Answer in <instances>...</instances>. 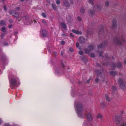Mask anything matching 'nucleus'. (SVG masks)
Segmentation results:
<instances>
[{"label":"nucleus","mask_w":126,"mask_h":126,"mask_svg":"<svg viewBox=\"0 0 126 126\" xmlns=\"http://www.w3.org/2000/svg\"><path fill=\"white\" fill-rule=\"evenodd\" d=\"M82 107V105L79 103L75 104V107L78 116L80 118L83 117L85 115V113H82L83 109Z\"/></svg>","instance_id":"1"},{"label":"nucleus","mask_w":126,"mask_h":126,"mask_svg":"<svg viewBox=\"0 0 126 126\" xmlns=\"http://www.w3.org/2000/svg\"><path fill=\"white\" fill-rule=\"evenodd\" d=\"M10 85L11 86L14 87L20 84V81L16 77H12L10 79Z\"/></svg>","instance_id":"2"},{"label":"nucleus","mask_w":126,"mask_h":126,"mask_svg":"<svg viewBox=\"0 0 126 126\" xmlns=\"http://www.w3.org/2000/svg\"><path fill=\"white\" fill-rule=\"evenodd\" d=\"M113 120L115 122L116 121V126H126V123H124L122 121H118L116 120H115V118H113Z\"/></svg>","instance_id":"3"},{"label":"nucleus","mask_w":126,"mask_h":126,"mask_svg":"<svg viewBox=\"0 0 126 126\" xmlns=\"http://www.w3.org/2000/svg\"><path fill=\"white\" fill-rule=\"evenodd\" d=\"M119 83L120 84V87L123 88H126V83H123L122 79H120L118 81Z\"/></svg>","instance_id":"4"},{"label":"nucleus","mask_w":126,"mask_h":126,"mask_svg":"<svg viewBox=\"0 0 126 126\" xmlns=\"http://www.w3.org/2000/svg\"><path fill=\"white\" fill-rule=\"evenodd\" d=\"M93 48L92 46L90 45L88 46L87 48L85 49H84V51L86 53L89 54L90 52L92 51Z\"/></svg>","instance_id":"5"},{"label":"nucleus","mask_w":126,"mask_h":126,"mask_svg":"<svg viewBox=\"0 0 126 126\" xmlns=\"http://www.w3.org/2000/svg\"><path fill=\"white\" fill-rule=\"evenodd\" d=\"M41 37H47V33L46 30H43L42 32L40 33Z\"/></svg>","instance_id":"6"},{"label":"nucleus","mask_w":126,"mask_h":126,"mask_svg":"<svg viewBox=\"0 0 126 126\" xmlns=\"http://www.w3.org/2000/svg\"><path fill=\"white\" fill-rule=\"evenodd\" d=\"M79 41L80 44H83L85 42V39L84 37L81 36L79 38Z\"/></svg>","instance_id":"7"},{"label":"nucleus","mask_w":126,"mask_h":126,"mask_svg":"<svg viewBox=\"0 0 126 126\" xmlns=\"http://www.w3.org/2000/svg\"><path fill=\"white\" fill-rule=\"evenodd\" d=\"M61 27L64 30H65L66 29L67 26L66 24L64 22H62L60 23Z\"/></svg>","instance_id":"8"},{"label":"nucleus","mask_w":126,"mask_h":126,"mask_svg":"<svg viewBox=\"0 0 126 126\" xmlns=\"http://www.w3.org/2000/svg\"><path fill=\"white\" fill-rule=\"evenodd\" d=\"M101 8L102 7L101 5H96L94 7V9L96 11H98L100 10Z\"/></svg>","instance_id":"9"},{"label":"nucleus","mask_w":126,"mask_h":126,"mask_svg":"<svg viewBox=\"0 0 126 126\" xmlns=\"http://www.w3.org/2000/svg\"><path fill=\"white\" fill-rule=\"evenodd\" d=\"M72 31L75 34L81 35L82 34V32L80 31H79L78 30H75L74 29Z\"/></svg>","instance_id":"10"},{"label":"nucleus","mask_w":126,"mask_h":126,"mask_svg":"<svg viewBox=\"0 0 126 126\" xmlns=\"http://www.w3.org/2000/svg\"><path fill=\"white\" fill-rule=\"evenodd\" d=\"M63 3L66 6L68 7L70 5V4L66 0H64L63 1Z\"/></svg>","instance_id":"11"},{"label":"nucleus","mask_w":126,"mask_h":126,"mask_svg":"<svg viewBox=\"0 0 126 126\" xmlns=\"http://www.w3.org/2000/svg\"><path fill=\"white\" fill-rule=\"evenodd\" d=\"M87 118L89 120L91 121L92 120V118L91 114L88 113L87 115Z\"/></svg>","instance_id":"12"},{"label":"nucleus","mask_w":126,"mask_h":126,"mask_svg":"<svg viewBox=\"0 0 126 126\" xmlns=\"http://www.w3.org/2000/svg\"><path fill=\"white\" fill-rule=\"evenodd\" d=\"M52 7L53 9L55 10L56 11L57 10V6H56L55 4L52 3Z\"/></svg>","instance_id":"13"},{"label":"nucleus","mask_w":126,"mask_h":126,"mask_svg":"<svg viewBox=\"0 0 126 126\" xmlns=\"http://www.w3.org/2000/svg\"><path fill=\"white\" fill-rule=\"evenodd\" d=\"M112 23L113 24L112 25V27L113 28V29H114L115 27H116V21L115 20H114V21H113Z\"/></svg>","instance_id":"14"},{"label":"nucleus","mask_w":126,"mask_h":126,"mask_svg":"<svg viewBox=\"0 0 126 126\" xmlns=\"http://www.w3.org/2000/svg\"><path fill=\"white\" fill-rule=\"evenodd\" d=\"M117 74V72L115 71H112L110 72V74L112 76L114 77Z\"/></svg>","instance_id":"15"},{"label":"nucleus","mask_w":126,"mask_h":126,"mask_svg":"<svg viewBox=\"0 0 126 126\" xmlns=\"http://www.w3.org/2000/svg\"><path fill=\"white\" fill-rule=\"evenodd\" d=\"M103 43L101 44H100L98 46V47L99 48H102L103 47H104L107 44V43L106 42V44L105 45L104 44V45H103Z\"/></svg>","instance_id":"16"},{"label":"nucleus","mask_w":126,"mask_h":126,"mask_svg":"<svg viewBox=\"0 0 126 126\" xmlns=\"http://www.w3.org/2000/svg\"><path fill=\"white\" fill-rule=\"evenodd\" d=\"M5 24V22L3 20H1L0 21V25L1 26H3Z\"/></svg>","instance_id":"17"},{"label":"nucleus","mask_w":126,"mask_h":126,"mask_svg":"<svg viewBox=\"0 0 126 126\" xmlns=\"http://www.w3.org/2000/svg\"><path fill=\"white\" fill-rule=\"evenodd\" d=\"M105 96L106 100L108 101H109L110 100L108 94H105Z\"/></svg>","instance_id":"18"},{"label":"nucleus","mask_w":126,"mask_h":126,"mask_svg":"<svg viewBox=\"0 0 126 126\" xmlns=\"http://www.w3.org/2000/svg\"><path fill=\"white\" fill-rule=\"evenodd\" d=\"M116 42L118 44H120L121 45V41L119 40L118 39H117L116 40Z\"/></svg>","instance_id":"19"},{"label":"nucleus","mask_w":126,"mask_h":126,"mask_svg":"<svg viewBox=\"0 0 126 126\" xmlns=\"http://www.w3.org/2000/svg\"><path fill=\"white\" fill-rule=\"evenodd\" d=\"M97 117L98 118L101 119L102 117V116L101 114H99L97 116Z\"/></svg>","instance_id":"20"},{"label":"nucleus","mask_w":126,"mask_h":126,"mask_svg":"<svg viewBox=\"0 0 126 126\" xmlns=\"http://www.w3.org/2000/svg\"><path fill=\"white\" fill-rule=\"evenodd\" d=\"M80 11L82 13H83L85 12V10L84 9L81 8L80 10Z\"/></svg>","instance_id":"21"},{"label":"nucleus","mask_w":126,"mask_h":126,"mask_svg":"<svg viewBox=\"0 0 126 126\" xmlns=\"http://www.w3.org/2000/svg\"><path fill=\"white\" fill-rule=\"evenodd\" d=\"M42 21L44 24L46 25H47V22L45 20H42Z\"/></svg>","instance_id":"22"},{"label":"nucleus","mask_w":126,"mask_h":126,"mask_svg":"<svg viewBox=\"0 0 126 126\" xmlns=\"http://www.w3.org/2000/svg\"><path fill=\"white\" fill-rule=\"evenodd\" d=\"M62 36L63 37H66L67 36V34L64 33H63L62 34Z\"/></svg>","instance_id":"23"},{"label":"nucleus","mask_w":126,"mask_h":126,"mask_svg":"<svg viewBox=\"0 0 126 126\" xmlns=\"http://www.w3.org/2000/svg\"><path fill=\"white\" fill-rule=\"evenodd\" d=\"M15 15H16L15 17L17 18H18V19H19V18L18 14V13H15Z\"/></svg>","instance_id":"24"},{"label":"nucleus","mask_w":126,"mask_h":126,"mask_svg":"<svg viewBox=\"0 0 126 126\" xmlns=\"http://www.w3.org/2000/svg\"><path fill=\"white\" fill-rule=\"evenodd\" d=\"M88 2L89 3L91 4L92 5H93V0H89Z\"/></svg>","instance_id":"25"},{"label":"nucleus","mask_w":126,"mask_h":126,"mask_svg":"<svg viewBox=\"0 0 126 126\" xmlns=\"http://www.w3.org/2000/svg\"><path fill=\"white\" fill-rule=\"evenodd\" d=\"M87 125V123L86 121H85L83 125V126H86Z\"/></svg>","instance_id":"26"},{"label":"nucleus","mask_w":126,"mask_h":126,"mask_svg":"<svg viewBox=\"0 0 126 126\" xmlns=\"http://www.w3.org/2000/svg\"><path fill=\"white\" fill-rule=\"evenodd\" d=\"M42 16L44 18H46V14L44 13H43L42 14Z\"/></svg>","instance_id":"27"},{"label":"nucleus","mask_w":126,"mask_h":126,"mask_svg":"<svg viewBox=\"0 0 126 126\" xmlns=\"http://www.w3.org/2000/svg\"><path fill=\"white\" fill-rule=\"evenodd\" d=\"M61 44L62 45H64L65 44V43L64 41H61Z\"/></svg>","instance_id":"28"},{"label":"nucleus","mask_w":126,"mask_h":126,"mask_svg":"<svg viewBox=\"0 0 126 126\" xmlns=\"http://www.w3.org/2000/svg\"><path fill=\"white\" fill-rule=\"evenodd\" d=\"M56 3L57 4H60V1L59 0H58L56 1Z\"/></svg>","instance_id":"29"},{"label":"nucleus","mask_w":126,"mask_h":126,"mask_svg":"<svg viewBox=\"0 0 126 126\" xmlns=\"http://www.w3.org/2000/svg\"><path fill=\"white\" fill-rule=\"evenodd\" d=\"M79 54L80 55H82L83 54V52L82 51H80L79 52Z\"/></svg>","instance_id":"30"},{"label":"nucleus","mask_w":126,"mask_h":126,"mask_svg":"<svg viewBox=\"0 0 126 126\" xmlns=\"http://www.w3.org/2000/svg\"><path fill=\"white\" fill-rule=\"evenodd\" d=\"M90 56L91 57H94L95 56L94 54L93 53H92L91 54Z\"/></svg>","instance_id":"31"},{"label":"nucleus","mask_w":126,"mask_h":126,"mask_svg":"<svg viewBox=\"0 0 126 126\" xmlns=\"http://www.w3.org/2000/svg\"><path fill=\"white\" fill-rule=\"evenodd\" d=\"M5 27H3L2 28L1 30L2 31L4 32L5 31Z\"/></svg>","instance_id":"32"},{"label":"nucleus","mask_w":126,"mask_h":126,"mask_svg":"<svg viewBox=\"0 0 126 126\" xmlns=\"http://www.w3.org/2000/svg\"><path fill=\"white\" fill-rule=\"evenodd\" d=\"M117 65L119 67H120L121 66V64L120 63H117Z\"/></svg>","instance_id":"33"},{"label":"nucleus","mask_w":126,"mask_h":126,"mask_svg":"<svg viewBox=\"0 0 126 126\" xmlns=\"http://www.w3.org/2000/svg\"><path fill=\"white\" fill-rule=\"evenodd\" d=\"M69 50L71 52H72L73 51V49L71 48H69Z\"/></svg>","instance_id":"34"},{"label":"nucleus","mask_w":126,"mask_h":126,"mask_svg":"<svg viewBox=\"0 0 126 126\" xmlns=\"http://www.w3.org/2000/svg\"><path fill=\"white\" fill-rule=\"evenodd\" d=\"M105 4L106 6H108L109 5V3L108 1H106L105 3Z\"/></svg>","instance_id":"35"},{"label":"nucleus","mask_w":126,"mask_h":126,"mask_svg":"<svg viewBox=\"0 0 126 126\" xmlns=\"http://www.w3.org/2000/svg\"><path fill=\"white\" fill-rule=\"evenodd\" d=\"M77 18L79 20V21H80L81 20V18L79 17H77Z\"/></svg>","instance_id":"36"},{"label":"nucleus","mask_w":126,"mask_h":126,"mask_svg":"<svg viewBox=\"0 0 126 126\" xmlns=\"http://www.w3.org/2000/svg\"><path fill=\"white\" fill-rule=\"evenodd\" d=\"M13 12H14L13 11H12L11 10V11H10L9 12H10V13L11 14H12L13 13Z\"/></svg>","instance_id":"37"},{"label":"nucleus","mask_w":126,"mask_h":126,"mask_svg":"<svg viewBox=\"0 0 126 126\" xmlns=\"http://www.w3.org/2000/svg\"><path fill=\"white\" fill-rule=\"evenodd\" d=\"M3 121L0 118V124L2 123Z\"/></svg>","instance_id":"38"},{"label":"nucleus","mask_w":126,"mask_h":126,"mask_svg":"<svg viewBox=\"0 0 126 126\" xmlns=\"http://www.w3.org/2000/svg\"><path fill=\"white\" fill-rule=\"evenodd\" d=\"M79 46V43H77L76 44V46L77 47H78Z\"/></svg>","instance_id":"39"},{"label":"nucleus","mask_w":126,"mask_h":126,"mask_svg":"<svg viewBox=\"0 0 126 126\" xmlns=\"http://www.w3.org/2000/svg\"><path fill=\"white\" fill-rule=\"evenodd\" d=\"M3 8H4V10H5V11H6L7 10V9H6V7L5 6H4Z\"/></svg>","instance_id":"40"},{"label":"nucleus","mask_w":126,"mask_h":126,"mask_svg":"<svg viewBox=\"0 0 126 126\" xmlns=\"http://www.w3.org/2000/svg\"><path fill=\"white\" fill-rule=\"evenodd\" d=\"M95 80L96 82H97L99 81V79L98 78H96Z\"/></svg>","instance_id":"41"},{"label":"nucleus","mask_w":126,"mask_h":126,"mask_svg":"<svg viewBox=\"0 0 126 126\" xmlns=\"http://www.w3.org/2000/svg\"><path fill=\"white\" fill-rule=\"evenodd\" d=\"M103 53V52H100V53H99V55L100 56H101L102 54Z\"/></svg>","instance_id":"42"},{"label":"nucleus","mask_w":126,"mask_h":126,"mask_svg":"<svg viewBox=\"0 0 126 126\" xmlns=\"http://www.w3.org/2000/svg\"><path fill=\"white\" fill-rule=\"evenodd\" d=\"M4 126H10V125L8 124H5Z\"/></svg>","instance_id":"43"},{"label":"nucleus","mask_w":126,"mask_h":126,"mask_svg":"<svg viewBox=\"0 0 126 126\" xmlns=\"http://www.w3.org/2000/svg\"><path fill=\"white\" fill-rule=\"evenodd\" d=\"M9 21L10 22L12 23L13 22V21L11 19H10L9 20Z\"/></svg>","instance_id":"44"},{"label":"nucleus","mask_w":126,"mask_h":126,"mask_svg":"<svg viewBox=\"0 0 126 126\" xmlns=\"http://www.w3.org/2000/svg\"><path fill=\"white\" fill-rule=\"evenodd\" d=\"M70 35L72 37H74V36L71 33H70Z\"/></svg>","instance_id":"45"},{"label":"nucleus","mask_w":126,"mask_h":126,"mask_svg":"<svg viewBox=\"0 0 126 126\" xmlns=\"http://www.w3.org/2000/svg\"><path fill=\"white\" fill-rule=\"evenodd\" d=\"M112 88L114 90H115L116 89V87L115 86H113Z\"/></svg>","instance_id":"46"},{"label":"nucleus","mask_w":126,"mask_h":126,"mask_svg":"<svg viewBox=\"0 0 126 126\" xmlns=\"http://www.w3.org/2000/svg\"><path fill=\"white\" fill-rule=\"evenodd\" d=\"M20 9V7H17V8H16V9L17 10H19Z\"/></svg>","instance_id":"47"},{"label":"nucleus","mask_w":126,"mask_h":126,"mask_svg":"<svg viewBox=\"0 0 126 126\" xmlns=\"http://www.w3.org/2000/svg\"><path fill=\"white\" fill-rule=\"evenodd\" d=\"M12 26V25H9V28H11Z\"/></svg>","instance_id":"48"},{"label":"nucleus","mask_w":126,"mask_h":126,"mask_svg":"<svg viewBox=\"0 0 126 126\" xmlns=\"http://www.w3.org/2000/svg\"><path fill=\"white\" fill-rule=\"evenodd\" d=\"M62 67H63V68H64V64H63V63H62Z\"/></svg>","instance_id":"49"},{"label":"nucleus","mask_w":126,"mask_h":126,"mask_svg":"<svg viewBox=\"0 0 126 126\" xmlns=\"http://www.w3.org/2000/svg\"><path fill=\"white\" fill-rule=\"evenodd\" d=\"M61 55H63V52L62 51L61 52Z\"/></svg>","instance_id":"50"},{"label":"nucleus","mask_w":126,"mask_h":126,"mask_svg":"<svg viewBox=\"0 0 126 126\" xmlns=\"http://www.w3.org/2000/svg\"><path fill=\"white\" fill-rule=\"evenodd\" d=\"M89 82H90L89 80H88L87 81V82L88 83H89Z\"/></svg>","instance_id":"51"},{"label":"nucleus","mask_w":126,"mask_h":126,"mask_svg":"<svg viewBox=\"0 0 126 126\" xmlns=\"http://www.w3.org/2000/svg\"><path fill=\"white\" fill-rule=\"evenodd\" d=\"M124 63H125V64H126V60H125L124 61Z\"/></svg>","instance_id":"52"},{"label":"nucleus","mask_w":126,"mask_h":126,"mask_svg":"<svg viewBox=\"0 0 126 126\" xmlns=\"http://www.w3.org/2000/svg\"><path fill=\"white\" fill-rule=\"evenodd\" d=\"M33 21L34 22H37L35 20H33Z\"/></svg>","instance_id":"53"},{"label":"nucleus","mask_w":126,"mask_h":126,"mask_svg":"<svg viewBox=\"0 0 126 126\" xmlns=\"http://www.w3.org/2000/svg\"><path fill=\"white\" fill-rule=\"evenodd\" d=\"M21 0V1H24V0Z\"/></svg>","instance_id":"54"},{"label":"nucleus","mask_w":126,"mask_h":126,"mask_svg":"<svg viewBox=\"0 0 126 126\" xmlns=\"http://www.w3.org/2000/svg\"><path fill=\"white\" fill-rule=\"evenodd\" d=\"M2 1H5V0H1Z\"/></svg>","instance_id":"55"},{"label":"nucleus","mask_w":126,"mask_h":126,"mask_svg":"<svg viewBox=\"0 0 126 126\" xmlns=\"http://www.w3.org/2000/svg\"><path fill=\"white\" fill-rule=\"evenodd\" d=\"M122 41H124V40L122 39Z\"/></svg>","instance_id":"56"},{"label":"nucleus","mask_w":126,"mask_h":126,"mask_svg":"<svg viewBox=\"0 0 126 126\" xmlns=\"http://www.w3.org/2000/svg\"><path fill=\"white\" fill-rule=\"evenodd\" d=\"M121 113L122 114H123V112H121Z\"/></svg>","instance_id":"57"},{"label":"nucleus","mask_w":126,"mask_h":126,"mask_svg":"<svg viewBox=\"0 0 126 126\" xmlns=\"http://www.w3.org/2000/svg\"><path fill=\"white\" fill-rule=\"evenodd\" d=\"M7 45V44L6 45ZM5 45H6L5 44Z\"/></svg>","instance_id":"58"},{"label":"nucleus","mask_w":126,"mask_h":126,"mask_svg":"<svg viewBox=\"0 0 126 126\" xmlns=\"http://www.w3.org/2000/svg\"><path fill=\"white\" fill-rule=\"evenodd\" d=\"M71 3H72H72H73V2H72Z\"/></svg>","instance_id":"59"}]
</instances>
